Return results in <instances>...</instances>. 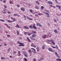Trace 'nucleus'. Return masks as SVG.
<instances>
[{"label":"nucleus","mask_w":61,"mask_h":61,"mask_svg":"<svg viewBox=\"0 0 61 61\" xmlns=\"http://www.w3.org/2000/svg\"><path fill=\"white\" fill-rule=\"evenodd\" d=\"M36 25L37 26H38V25L40 27H42L43 26V25H42L41 24H40L39 23H36Z\"/></svg>","instance_id":"nucleus-1"},{"label":"nucleus","mask_w":61,"mask_h":61,"mask_svg":"<svg viewBox=\"0 0 61 61\" xmlns=\"http://www.w3.org/2000/svg\"><path fill=\"white\" fill-rule=\"evenodd\" d=\"M31 49L32 50V52H34V51H36V49H35L33 48H31Z\"/></svg>","instance_id":"nucleus-2"},{"label":"nucleus","mask_w":61,"mask_h":61,"mask_svg":"<svg viewBox=\"0 0 61 61\" xmlns=\"http://www.w3.org/2000/svg\"><path fill=\"white\" fill-rule=\"evenodd\" d=\"M18 56H21V55L20 54V51H18Z\"/></svg>","instance_id":"nucleus-3"},{"label":"nucleus","mask_w":61,"mask_h":61,"mask_svg":"<svg viewBox=\"0 0 61 61\" xmlns=\"http://www.w3.org/2000/svg\"><path fill=\"white\" fill-rule=\"evenodd\" d=\"M20 10H22L23 11H25V8L23 7L22 8H20Z\"/></svg>","instance_id":"nucleus-4"},{"label":"nucleus","mask_w":61,"mask_h":61,"mask_svg":"<svg viewBox=\"0 0 61 61\" xmlns=\"http://www.w3.org/2000/svg\"><path fill=\"white\" fill-rule=\"evenodd\" d=\"M19 44L20 45V46H25L24 44L21 42L20 43H19Z\"/></svg>","instance_id":"nucleus-5"},{"label":"nucleus","mask_w":61,"mask_h":61,"mask_svg":"<svg viewBox=\"0 0 61 61\" xmlns=\"http://www.w3.org/2000/svg\"><path fill=\"white\" fill-rule=\"evenodd\" d=\"M48 50L49 51H51V52H53V50H51V48H50L48 49Z\"/></svg>","instance_id":"nucleus-6"},{"label":"nucleus","mask_w":61,"mask_h":61,"mask_svg":"<svg viewBox=\"0 0 61 61\" xmlns=\"http://www.w3.org/2000/svg\"><path fill=\"white\" fill-rule=\"evenodd\" d=\"M10 18L11 19H13V22H15V18L12 17H11Z\"/></svg>","instance_id":"nucleus-7"},{"label":"nucleus","mask_w":61,"mask_h":61,"mask_svg":"<svg viewBox=\"0 0 61 61\" xmlns=\"http://www.w3.org/2000/svg\"><path fill=\"white\" fill-rule=\"evenodd\" d=\"M48 3L49 4H52V2L50 1H48Z\"/></svg>","instance_id":"nucleus-8"},{"label":"nucleus","mask_w":61,"mask_h":61,"mask_svg":"<svg viewBox=\"0 0 61 61\" xmlns=\"http://www.w3.org/2000/svg\"><path fill=\"white\" fill-rule=\"evenodd\" d=\"M24 28L25 29H29L28 27H27V26H24Z\"/></svg>","instance_id":"nucleus-9"},{"label":"nucleus","mask_w":61,"mask_h":61,"mask_svg":"<svg viewBox=\"0 0 61 61\" xmlns=\"http://www.w3.org/2000/svg\"><path fill=\"white\" fill-rule=\"evenodd\" d=\"M28 51L29 53H30L32 52V51H31V50L30 49H29L28 50Z\"/></svg>","instance_id":"nucleus-10"},{"label":"nucleus","mask_w":61,"mask_h":61,"mask_svg":"<svg viewBox=\"0 0 61 61\" xmlns=\"http://www.w3.org/2000/svg\"><path fill=\"white\" fill-rule=\"evenodd\" d=\"M7 22L9 23H11V22H13V21H11L9 20H7Z\"/></svg>","instance_id":"nucleus-11"},{"label":"nucleus","mask_w":61,"mask_h":61,"mask_svg":"<svg viewBox=\"0 0 61 61\" xmlns=\"http://www.w3.org/2000/svg\"><path fill=\"white\" fill-rule=\"evenodd\" d=\"M36 35L35 34H33L32 35V36H31L32 37H33V38H34V37H36Z\"/></svg>","instance_id":"nucleus-12"},{"label":"nucleus","mask_w":61,"mask_h":61,"mask_svg":"<svg viewBox=\"0 0 61 61\" xmlns=\"http://www.w3.org/2000/svg\"><path fill=\"white\" fill-rule=\"evenodd\" d=\"M45 8H44V7L43 6H41V10L43 9H44Z\"/></svg>","instance_id":"nucleus-13"},{"label":"nucleus","mask_w":61,"mask_h":61,"mask_svg":"<svg viewBox=\"0 0 61 61\" xmlns=\"http://www.w3.org/2000/svg\"><path fill=\"white\" fill-rule=\"evenodd\" d=\"M43 38H46V35H43Z\"/></svg>","instance_id":"nucleus-14"},{"label":"nucleus","mask_w":61,"mask_h":61,"mask_svg":"<svg viewBox=\"0 0 61 61\" xmlns=\"http://www.w3.org/2000/svg\"><path fill=\"white\" fill-rule=\"evenodd\" d=\"M35 7L36 9H39V7L36 6Z\"/></svg>","instance_id":"nucleus-15"},{"label":"nucleus","mask_w":61,"mask_h":61,"mask_svg":"<svg viewBox=\"0 0 61 61\" xmlns=\"http://www.w3.org/2000/svg\"><path fill=\"white\" fill-rule=\"evenodd\" d=\"M33 28H34V29H35L36 30V26H32Z\"/></svg>","instance_id":"nucleus-16"},{"label":"nucleus","mask_w":61,"mask_h":61,"mask_svg":"<svg viewBox=\"0 0 61 61\" xmlns=\"http://www.w3.org/2000/svg\"><path fill=\"white\" fill-rule=\"evenodd\" d=\"M27 39H28V41H29V42H31V41L30 40V39H29V38H28V37H27Z\"/></svg>","instance_id":"nucleus-17"},{"label":"nucleus","mask_w":61,"mask_h":61,"mask_svg":"<svg viewBox=\"0 0 61 61\" xmlns=\"http://www.w3.org/2000/svg\"><path fill=\"white\" fill-rule=\"evenodd\" d=\"M32 26V25H30V28H31L32 29H33V27Z\"/></svg>","instance_id":"nucleus-18"},{"label":"nucleus","mask_w":61,"mask_h":61,"mask_svg":"<svg viewBox=\"0 0 61 61\" xmlns=\"http://www.w3.org/2000/svg\"><path fill=\"white\" fill-rule=\"evenodd\" d=\"M55 54L56 55V56H58V54H57V53H56V52H55Z\"/></svg>","instance_id":"nucleus-19"},{"label":"nucleus","mask_w":61,"mask_h":61,"mask_svg":"<svg viewBox=\"0 0 61 61\" xmlns=\"http://www.w3.org/2000/svg\"><path fill=\"white\" fill-rule=\"evenodd\" d=\"M1 59H3V60L5 59V57H1Z\"/></svg>","instance_id":"nucleus-20"},{"label":"nucleus","mask_w":61,"mask_h":61,"mask_svg":"<svg viewBox=\"0 0 61 61\" xmlns=\"http://www.w3.org/2000/svg\"><path fill=\"white\" fill-rule=\"evenodd\" d=\"M16 32L17 34V35H19V32L18 31H16Z\"/></svg>","instance_id":"nucleus-21"},{"label":"nucleus","mask_w":61,"mask_h":61,"mask_svg":"<svg viewBox=\"0 0 61 61\" xmlns=\"http://www.w3.org/2000/svg\"><path fill=\"white\" fill-rule=\"evenodd\" d=\"M36 3L38 5H40V3L38 2V1H37L36 2Z\"/></svg>","instance_id":"nucleus-22"},{"label":"nucleus","mask_w":61,"mask_h":61,"mask_svg":"<svg viewBox=\"0 0 61 61\" xmlns=\"http://www.w3.org/2000/svg\"><path fill=\"white\" fill-rule=\"evenodd\" d=\"M30 13H33V10H32L31 9H30Z\"/></svg>","instance_id":"nucleus-23"},{"label":"nucleus","mask_w":61,"mask_h":61,"mask_svg":"<svg viewBox=\"0 0 61 61\" xmlns=\"http://www.w3.org/2000/svg\"><path fill=\"white\" fill-rule=\"evenodd\" d=\"M24 56L25 57H27V54H26V53L24 55Z\"/></svg>","instance_id":"nucleus-24"},{"label":"nucleus","mask_w":61,"mask_h":61,"mask_svg":"<svg viewBox=\"0 0 61 61\" xmlns=\"http://www.w3.org/2000/svg\"><path fill=\"white\" fill-rule=\"evenodd\" d=\"M54 32H55V33H57V30H54Z\"/></svg>","instance_id":"nucleus-25"},{"label":"nucleus","mask_w":61,"mask_h":61,"mask_svg":"<svg viewBox=\"0 0 61 61\" xmlns=\"http://www.w3.org/2000/svg\"><path fill=\"white\" fill-rule=\"evenodd\" d=\"M42 48L43 49H45V47H44V46H43L42 47Z\"/></svg>","instance_id":"nucleus-26"},{"label":"nucleus","mask_w":61,"mask_h":61,"mask_svg":"<svg viewBox=\"0 0 61 61\" xmlns=\"http://www.w3.org/2000/svg\"><path fill=\"white\" fill-rule=\"evenodd\" d=\"M25 61H27V60L26 58H24Z\"/></svg>","instance_id":"nucleus-27"},{"label":"nucleus","mask_w":61,"mask_h":61,"mask_svg":"<svg viewBox=\"0 0 61 61\" xmlns=\"http://www.w3.org/2000/svg\"><path fill=\"white\" fill-rule=\"evenodd\" d=\"M23 55H25V54H26V53L25 52V51H23Z\"/></svg>","instance_id":"nucleus-28"},{"label":"nucleus","mask_w":61,"mask_h":61,"mask_svg":"<svg viewBox=\"0 0 61 61\" xmlns=\"http://www.w3.org/2000/svg\"><path fill=\"white\" fill-rule=\"evenodd\" d=\"M0 21H2V22H4L5 21V20H3L1 19H0Z\"/></svg>","instance_id":"nucleus-29"},{"label":"nucleus","mask_w":61,"mask_h":61,"mask_svg":"<svg viewBox=\"0 0 61 61\" xmlns=\"http://www.w3.org/2000/svg\"><path fill=\"white\" fill-rule=\"evenodd\" d=\"M16 25L17 26H15V27H17V28H19V27L18 26V25Z\"/></svg>","instance_id":"nucleus-30"},{"label":"nucleus","mask_w":61,"mask_h":61,"mask_svg":"<svg viewBox=\"0 0 61 61\" xmlns=\"http://www.w3.org/2000/svg\"><path fill=\"white\" fill-rule=\"evenodd\" d=\"M58 8L59 9V10H60V9H61V6H59L58 7Z\"/></svg>","instance_id":"nucleus-31"},{"label":"nucleus","mask_w":61,"mask_h":61,"mask_svg":"<svg viewBox=\"0 0 61 61\" xmlns=\"http://www.w3.org/2000/svg\"><path fill=\"white\" fill-rule=\"evenodd\" d=\"M32 32L33 34H36V32H35V31H32Z\"/></svg>","instance_id":"nucleus-32"},{"label":"nucleus","mask_w":61,"mask_h":61,"mask_svg":"<svg viewBox=\"0 0 61 61\" xmlns=\"http://www.w3.org/2000/svg\"><path fill=\"white\" fill-rule=\"evenodd\" d=\"M51 46L52 47V48H56V47H55L54 46Z\"/></svg>","instance_id":"nucleus-33"},{"label":"nucleus","mask_w":61,"mask_h":61,"mask_svg":"<svg viewBox=\"0 0 61 61\" xmlns=\"http://www.w3.org/2000/svg\"><path fill=\"white\" fill-rule=\"evenodd\" d=\"M11 48H9L8 49V51H10V50Z\"/></svg>","instance_id":"nucleus-34"},{"label":"nucleus","mask_w":61,"mask_h":61,"mask_svg":"<svg viewBox=\"0 0 61 61\" xmlns=\"http://www.w3.org/2000/svg\"><path fill=\"white\" fill-rule=\"evenodd\" d=\"M31 46H34V45H33V43H32L31 45Z\"/></svg>","instance_id":"nucleus-35"},{"label":"nucleus","mask_w":61,"mask_h":61,"mask_svg":"<svg viewBox=\"0 0 61 61\" xmlns=\"http://www.w3.org/2000/svg\"><path fill=\"white\" fill-rule=\"evenodd\" d=\"M33 37H32V36L31 37H30V39H32H32H33Z\"/></svg>","instance_id":"nucleus-36"},{"label":"nucleus","mask_w":61,"mask_h":61,"mask_svg":"<svg viewBox=\"0 0 61 61\" xmlns=\"http://www.w3.org/2000/svg\"><path fill=\"white\" fill-rule=\"evenodd\" d=\"M10 4H13V3H12V1H10V2H9Z\"/></svg>","instance_id":"nucleus-37"},{"label":"nucleus","mask_w":61,"mask_h":61,"mask_svg":"<svg viewBox=\"0 0 61 61\" xmlns=\"http://www.w3.org/2000/svg\"><path fill=\"white\" fill-rule=\"evenodd\" d=\"M56 48H58V47L57 45H56Z\"/></svg>","instance_id":"nucleus-38"},{"label":"nucleus","mask_w":61,"mask_h":61,"mask_svg":"<svg viewBox=\"0 0 61 61\" xmlns=\"http://www.w3.org/2000/svg\"><path fill=\"white\" fill-rule=\"evenodd\" d=\"M45 11H46V12H47L48 13H49V11H48V10H46Z\"/></svg>","instance_id":"nucleus-39"},{"label":"nucleus","mask_w":61,"mask_h":61,"mask_svg":"<svg viewBox=\"0 0 61 61\" xmlns=\"http://www.w3.org/2000/svg\"><path fill=\"white\" fill-rule=\"evenodd\" d=\"M33 19L32 18H30V19H29V20H33Z\"/></svg>","instance_id":"nucleus-40"},{"label":"nucleus","mask_w":61,"mask_h":61,"mask_svg":"<svg viewBox=\"0 0 61 61\" xmlns=\"http://www.w3.org/2000/svg\"><path fill=\"white\" fill-rule=\"evenodd\" d=\"M27 34L28 36H30L31 34L30 33H28Z\"/></svg>","instance_id":"nucleus-41"},{"label":"nucleus","mask_w":61,"mask_h":61,"mask_svg":"<svg viewBox=\"0 0 61 61\" xmlns=\"http://www.w3.org/2000/svg\"><path fill=\"white\" fill-rule=\"evenodd\" d=\"M6 11H5L4 12H3V14H6Z\"/></svg>","instance_id":"nucleus-42"},{"label":"nucleus","mask_w":61,"mask_h":61,"mask_svg":"<svg viewBox=\"0 0 61 61\" xmlns=\"http://www.w3.org/2000/svg\"><path fill=\"white\" fill-rule=\"evenodd\" d=\"M27 18L28 19H29H29H30V18H29V17L28 16L27 17Z\"/></svg>","instance_id":"nucleus-43"},{"label":"nucleus","mask_w":61,"mask_h":61,"mask_svg":"<svg viewBox=\"0 0 61 61\" xmlns=\"http://www.w3.org/2000/svg\"><path fill=\"white\" fill-rule=\"evenodd\" d=\"M51 43H52V44H53V43H54V42H53V41L52 40L51 41Z\"/></svg>","instance_id":"nucleus-44"},{"label":"nucleus","mask_w":61,"mask_h":61,"mask_svg":"<svg viewBox=\"0 0 61 61\" xmlns=\"http://www.w3.org/2000/svg\"><path fill=\"white\" fill-rule=\"evenodd\" d=\"M34 51V52L33 51L34 54H36V51Z\"/></svg>","instance_id":"nucleus-45"},{"label":"nucleus","mask_w":61,"mask_h":61,"mask_svg":"<svg viewBox=\"0 0 61 61\" xmlns=\"http://www.w3.org/2000/svg\"><path fill=\"white\" fill-rule=\"evenodd\" d=\"M23 17H25V19H26V16H25V15H23Z\"/></svg>","instance_id":"nucleus-46"},{"label":"nucleus","mask_w":61,"mask_h":61,"mask_svg":"<svg viewBox=\"0 0 61 61\" xmlns=\"http://www.w3.org/2000/svg\"><path fill=\"white\" fill-rule=\"evenodd\" d=\"M16 15H17V14H14V15H13V16H15Z\"/></svg>","instance_id":"nucleus-47"},{"label":"nucleus","mask_w":61,"mask_h":61,"mask_svg":"<svg viewBox=\"0 0 61 61\" xmlns=\"http://www.w3.org/2000/svg\"><path fill=\"white\" fill-rule=\"evenodd\" d=\"M17 7H20V5H17Z\"/></svg>","instance_id":"nucleus-48"},{"label":"nucleus","mask_w":61,"mask_h":61,"mask_svg":"<svg viewBox=\"0 0 61 61\" xmlns=\"http://www.w3.org/2000/svg\"><path fill=\"white\" fill-rule=\"evenodd\" d=\"M7 36L8 37H10V35H7Z\"/></svg>","instance_id":"nucleus-49"},{"label":"nucleus","mask_w":61,"mask_h":61,"mask_svg":"<svg viewBox=\"0 0 61 61\" xmlns=\"http://www.w3.org/2000/svg\"><path fill=\"white\" fill-rule=\"evenodd\" d=\"M52 44H53V46H55V43L54 42Z\"/></svg>","instance_id":"nucleus-50"},{"label":"nucleus","mask_w":61,"mask_h":61,"mask_svg":"<svg viewBox=\"0 0 61 61\" xmlns=\"http://www.w3.org/2000/svg\"><path fill=\"white\" fill-rule=\"evenodd\" d=\"M33 61H36V59L34 58L33 60Z\"/></svg>","instance_id":"nucleus-51"},{"label":"nucleus","mask_w":61,"mask_h":61,"mask_svg":"<svg viewBox=\"0 0 61 61\" xmlns=\"http://www.w3.org/2000/svg\"><path fill=\"white\" fill-rule=\"evenodd\" d=\"M54 22H56V20L54 19Z\"/></svg>","instance_id":"nucleus-52"},{"label":"nucleus","mask_w":61,"mask_h":61,"mask_svg":"<svg viewBox=\"0 0 61 61\" xmlns=\"http://www.w3.org/2000/svg\"><path fill=\"white\" fill-rule=\"evenodd\" d=\"M39 48L38 47H37L36 48V49H39Z\"/></svg>","instance_id":"nucleus-53"},{"label":"nucleus","mask_w":61,"mask_h":61,"mask_svg":"<svg viewBox=\"0 0 61 61\" xmlns=\"http://www.w3.org/2000/svg\"><path fill=\"white\" fill-rule=\"evenodd\" d=\"M38 15H41V14L40 13H39L38 14Z\"/></svg>","instance_id":"nucleus-54"},{"label":"nucleus","mask_w":61,"mask_h":61,"mask_svg":"<svg viewBox=\"0 0 61 61\" xmlns=\"http://www.w3.org/2000/svg\"><path fill=\"white\" fill-rule=\"evenodd\" d=\"M46 15H49V13H48L46 12Z\"/></svg>","instance_id":"nucleus-55"},{"label":"nucleus","mask_w":61,"mask_h":61,"mask_svg":"<svg viewBox=\"0 0 61 61\" xmlns=\"http://www.w3.org/2000/svg\"><path fill=\"white\" fill-rule=\"evenodd\" d=\"M49 15H50L49 14V15H48L47 16V17H49Z\"/></svg>","instance_id":"nucleus-56"},{"label":"nucleus","mask_w":61,"mask_h":61,"mask_svg":"<svg viewBox=\"0 0 61 61\" xmlns=\"http://www.w3.org/2000/svg\"><path fill=\"white\" fill-rule=\"evenodd\" d=\"M7 26L8 28H10V26H8H8Z\"/></svg>","instance_id":"nucleus-57"},{"label":"nucleus","mask_w":61,"mask_h":61,"mask_svg":"<svg viewBox=\"0 0 61 61\" xmlns=\"http://www.w3.org/2000/svg\"><path fill=\"white\" fill-rule=\"evenodd\" d=\"M19 38L20 39H22V38L21 37H20Z\"/></svg>","instance_id":"nucleus-58"},{"label":"nucleus","mask_w":61,"mask_h":61,"mask_svg":"<svg viewBox=\"0 0 61 61\" xmlns=\"http://www.w3.org/2000/svg\"><path fill=\"white\" fill-rule=\"evenodd\" d=\"M33 47L34 48H36V46L34 45L33 46Z\"/></svg>","instance_id":"nucleus-59"},{"label":"nucleus","mask_w":61,"mask_h":61,"mask_svg":"<svg viewBox=\"0 0 61 61\" xmlns=\"http://www.w3.org/2000/svg\"><path fill=\"white\" fill-rule=\"evenodd\" d=\"M36 25V24L34 23L33 24V25H32V26H35Z\"/></svg>","instance_id":"nucleus-60"},{"label":"nucleus","mask_w":61,"mask_h":61,"mask_svg":"<svg viewBox=\"0 0 61 61\" xmlns=\"http://www.w3.org/2000/svg\"><path fill=\"white\" fill-rule=\"evenodd\" d=\"M4 45L5 46H7V44L6 43L4 44Z\"/></svg>","instance_id":"nucleus-61"},{"label":"nucleus","mask_w":61,"mask_h":61,"mask_svg":"<svg viewBox=\"0 0 61 61\" xmlns=\"http://www.w3.org/2000/svg\"><path fill=\"white\" fill-rule=\"evenodd\" d=\"M4 6L5 8H7V6H6L5 5Z\"/></svg>","instance_id":"nucleus-62"},{"label":"nucleus","mask_w":61,"mask_h":61,"mask_svg":"<svg viewBox=\"0 0 61 61\" xmlns=\"http://www.w3.org/2000/svg\"><path fill=\"white\" fill-rule=\"evenodd\" d=\"M50 6H51V7H53V5H50Z\"/></svg>","instance_id":"nucleus-63"},{"label":"nucleus","mask_w":61,"mask_h":61,"mask_svg":"<svg viewBox=\"0 0 61 61\" xmlns=\"http://www.w3.org/2000/svg\"><path fill=\"white\" fill-rule=\"evenodd\" d=\"M59 6V5H56V7H58V6Z\"/></svg>","instance_id":"nucleus-64"}]
</instances>
